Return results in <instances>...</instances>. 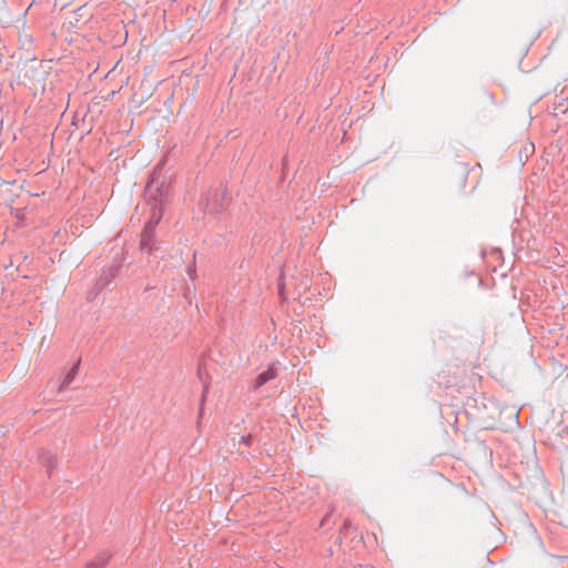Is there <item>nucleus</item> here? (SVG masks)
<instances>
[{
	"mask_svg": "<svg viewBox=\"0 0 568 568\" xmlns=\"http://www.w3.org/2000/svg\"><path fill=\"white\" fill-rule=\"evenodd\" d=\"M171 185L164 179H160L156 168L146 183L144 195L149 204L163 206L169 200Z\"/></svg>",
	"mask_w": 568,
	"mask_h": 568,
	"instance_id": "f257e3e1",
	"label": "nucleus"
},
{
	"mask_svg": "<svg viewBox=\"0 0 568 568\" xmlns=\"http://www.w3.org/2000/svg\"><path fill=\"white\" fill-rule=\"evenodd\" d=\"M124 258L123 254H116L113 262L108 267L103 268L94 286L89 291L87 300L93 302L104 290H108L114 278L118 276Z\"/></svg>",
	"mask_w": 568,
	"mask_h": 568,
	"instance_id": "f03ea898",
	"label": "nucleus"
},
{
	"mask_svg": "<svg viewBox=\"0 0 568 568\" xmlns=\"http://www.w3.org/2000/svg\"><path fill=\"white\" fill-rule=\"evenodd\" d=\"M205 213L216 215L223 213L230 205L231 197L225 186L210 190L203 199Z\"/></svg>",
	"mask_w": 568,
	"mask_h": 568,
	"instance_id": "7ed1b4c3",
	"label": "nucleus"
},
{
	"mask_svg": "<svg viewBox=\"0 0 568 568\" xmlns=\"http://www.w3.org/2000/svg\"><path fill=\"white\" fill-rule=\"evenodd\" d=\"M154 235L155 231L143 227L140 240V247L142 252L151 254L153 251L158 250Z\"/></svg>",
	"mask_w": 568,
	"mask_h": 568,
	"instance_id": "20e7f679",
	"label": "nucleus"
},
{
	"mask_svg": "<svg viewBox=\"0 0 568 568\" xmlns=\"http://www.w3.org/2000/svg\"><path fill=\"white\" fill-rule=\"evenodd\" d=\"M276 375H277V368H276L275 364H271L267 367V369L263 371L255 377V379L253 382V388L257 389V388L262 387L263 385H265L266 383H268L270 381L275 378Z\"/></svg>",
	"mask_w": 568,
	"mask_h": 568,
	"instance_id": "39448f33",
	"label": "nucleus"
},
{
	"mask_svg": "<svg viewBox=\"0 0 568 568\" xmlns=\"http://www.w3.org/2000/svg\"><path fill=\"white\" fill-rule=\"evenodd\" d=\"M79 367H80V361H78L70 369L69 372L64 375V377L62 378V381L59 383V388H58V392L59 393H62L64 392L69 385L74 381L75 376L78 375V372H79Z\"/></svg>",
	"mask_w": 568,
	"mask_h": 568,
	"instance_id": "423d86ee",
	"label": "nucleus"
},
{
	"mask_svg": "<svg viewBox=\"0 0 568 568\" xmlns=\"http://www.w3.org/2000/svg\"><path fill=\"white\" fill-rule=\"evenodd\" d=\"M150 205H151L152 214H151L149 221L145 223L144 227L155 231L158 224L160 223V221L162 219L163 206H155L153 204H150Z\"/></svg>",
	"mask_w": 568,
	"mask_h": 568,
	"instance_id": "0eeeda50",
	"label": "nucleus"
},
{
	"mask_svg": "<svg viewBox=\"0 0 568 568\" xmlns=\"http://www.w3.org/2000/svg\"><path fill=\"white\" fill-rule=\"evenodd\" d=\"M40 462L43 467H45L48 476L52 475L53 469L57 466V458L50 452H43L40 455Z\"/></svg>",
	"mask_w": 568,
	"mask_h": 568,
	"instance_id": "6e6552de",
	"label": "nucleus"
},
{
	"mask_svg": "<svg viewBox=\"0 0 568 568\" xmlns=\"http://www.w3.org/2000/svg\"><path fill=\"white\" fill-rule=\"evenodd\" d=\"M111 556L106 554L98 555L93 560L87 564L85 568H104Z\"/></svg>",
	"mask_w": 568,
	"mask_h": 568,
	"instance_id": "1a4fd4ad",
	"label": "nucleus"
},
{
	"mask_svg": "<svg viewBox=\"0 0 568 568\" xmlns=\"http://www.w3.org/2000/svg\"><path fill=\"white\" fill-rule=\"evenodd\" d=\"M241 444L250 447L253 443V436L251 434L241 437Z\"/></svg>",
	"mask_w": 568,
	"mask_h": 568,
	"instance_id": "9d476101",
	"label": "nucleus"
}]
</instances>
